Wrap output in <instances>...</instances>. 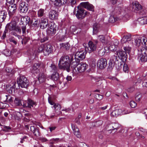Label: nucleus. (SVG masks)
Instances as JSON below:
<instances>
[{
  "instance_id": "nucleus-1",
  "label": "nucleus",
  "mask_w": 147,
  "mask_h": 147,
  "mask_svg": "<svg viewBox=\"0 0 147 147\" xmlns=\"http://www.w3.org/2000/svg\"><path fill=\"white\" fill-rule=\"evenodd\" d=\"M71 65V62L69 63V59L68 56L61 57L59 61V66L60 68L66 70L69 72L70 70V65Z\"/></svg>"
},
{
  "instance_id": "nucleus-2",
  "label": "nucleus",
  "mask_w": 147,
  "mask_h": 147,
  "mask_svg": "<svg viewBox=\"0 0 147 147\" xmlns=\"http://www.w3.org/2000/svg\"><path fill=\"white\" fill-rule=\"evenodd\" d=\"M71 67H73V74L75 75H80L85 71L87 69L88 65L85 63H81L80 64L77 63L76 65L71 64Z\"/></svg>"
},
{
  "instance_id": "nucleus-3",
  "label": "nucleus",
  "mask_w": 147,
  "mask_h": 147,
  "mask_svg": "<svg viewBox=\"0 0 147 147\" xmlns=\"http://www.w3.org/2000/svg\"><path fill=\"white\" fill-rule=\"evenodd\" d=\"M86 53V50L77 52L75 55L74 59H71V64L74 66L77 65V63H78L80 60H82L85 58Z\"/></svg>"
},
{
  "instance_id": "nucleus-4",
  "label": "nucleus",
  "mask_w": 147,
  "mask_h": 147,
  "mask_svg": "<svg viewBox=\"0 0 147 147\" xmlns=\"http://www.w3.org/2000/svg\"><path fill=\"white\" fill-rule=\"evenodd\" d=\"M132 43L133 45L138 47L147 46V38L144 37H137Z\"/></svg>"
},
{
  "instance_id": "nucleus-5",
  "label": "nucleus",
  "mask_w": 147,
  "mask_h": 147,
  "mask_svg": "<svg viewBox=\"0 0 147 147\" xmlns=\"http://www.w3.org/2000/svg\"><path fill=\"white\" fill-rule=\"evenodd\" d=\"M6 29H9L10 31H15L19 33L21 32L20 27L17 25L16 22L14 21L7 24L6 26Z\"/></svg>"
},
{
  "instance_id": "nucleus-6",
  "label": "nucleus",
  "mask_w": 147,
  "mask_h": 147,
  "mask_svg": "<svg viewBox=\"0 0 147 147\" xmlns=\"http://www.w3.org/2000/svg\"><path fill=\"white\" fill-rule=\"evenodd\" d=\"M17 81L18 86L22 88H26L28 85L27 79L24 76H20L18 78Z\"/></svg>"
},
{
  "instance_id": "nucleus-7",
  "label": "nucleus",
  "mask_w": 147,
  "mask_h": 147,
  "mask_svg": "<svg viewBox=\"0 0 147 147\" xmlns=\"http://www.w3.org/2000/svg\"><path fill=\"white\" fill-rule=\"evenodd\" d=\"M78 10L77 11L76 16L78 19H82L85 17L84 15V10L82 6L79 5L77 7Z\"/></svg>"
},
{
  "instance_id": "nucleus-8",
  "label": "nucleus",
  "mask_w": 147,
  "mask_h": 147,
  "mask_svg": "<svg viewBox=\"0 0 147 147\" xmlns=\"http://www.w3.org/2000/svg\"><path fill=\"white\" fill-rule=\"evenodd\" d=\"M57 29L56 24L54 23H51L50 27L47 31V34L49 35H52L55 34Z\"/></svg>"
},
{
  "instance_id": "nucleus-9",
  "label": "nucleus",
  "mask_w": 147,
  "mask_h": 147,
  "mask_svg": "<svg viewBox=\"0 0 147 147\" xmlns=\"http://www.w3.org/2000/svg\"><path fill=\"white\" fill-rule=\"evenodd\" d=\"M88 47H85V49L88 52L90 53L95 51L96 49V45L91 41H90L88 43Z\"/></svg>"
},
{
  "instance_id": "nucleus-10",
  "label": "nucleus",
  "mask_w": 147,
  "mask_h": 147,
  "mask_svg": "<svg viewBox=\"0 0 147 147\" xmlns=\"http://www.w3.org/2000/svg\"><path fill=\"white\" fill-rule=\"evenodd\" d=\"M107 64V61L105 58H101L97 61V66L101 69H104L105 68Z\"/></svg>"
},
{
  "instance_id": "nucleus-11",
  "label": "nucleus",
  "mask_w": 147,
  "mask_h": 147,
  "mask_svg": "<svg viewBox=\"0 0 147 147\" xmlns=\"http://www.w3.org/2000/svg\"><path fill=\"white\" fill-rule=\"evenodd\" d=\"M53 51L52 46L50 44L45 45V48L44 50V55H48Z\"/></svg>"
},
{
  "instance_id": "nucleus-12",
  "label": "nucleus",
  "mask_w": 147,
  "mask_h": 147,
  "mask_svg": "<svg viewBox=\"0 0 147 147\" xmlns=\"http://www.w3.org/2000/svg\"><path fill=\"white\" fill-rule=\"evenodd\" d=\"M80 6H82L83 8L87 9L88 10L92 11H94V7L88 2H83L80 3Z\"/></svg>"
},
{
  "instance_id": "nucleus-13",
  "label": "nucleus",
  "mask_w": 147,
  "mask_h": 147,
  "mask_svg": "<svg viewBox=\"0 0 147 147\" xmlns=\"http://www.w3.org/2000/svg\"><path fill=\"white\" fill-rule=\"evenodd\" d=\"M19 9L21 12L23 13H26L28 9V4L25 2L21 3L20 5Z\"/></svg>"
},
{
  "instance_id": "nucleus-14",
  "label": "nucleus",
  "mask_w": 147,
  "mask_h": 147,
  "mask_svg": "<svg viewBox=\"0 0 147 147\" xmlns=\"http://www.w3.org/2000/svg\"><path fill=\"white\" fill-rule=\"evenodd\" d=\"M71 127L73 131L74 134L77 137L80 138L81 137V135L79 131V129L78 128L77 126L74 124H72L71 125Z\"/></svg>"
},
{
  "instance_id": "nucleus-15",
  "label": "nucleus",
  "mask_w": 147,
  "mask_h": 147,
  "mask_svg": "<svg viewBox=\"0 0 147 147\" xmlns=\"http://www.w3.org/2000/svg\"><path fill=\"white\" fill-rule=\"evenodd\" d=\"M58 15V13L56 11L54 10H51L49 14L50 19L52 20L57 19Z\"/></svg>"
},
{
  "instance_id": "nucleus-16",
  "label": "nucleus",
  "mask_w": 147,
  "mask_h": 147,
  "mask_svg": "<svg viewBox=\"0 0 147 147\" xmlns=\"http://www.w3.org/2000/svg\"><path fill=\"white\" fill-rule=\"evenodd\" d=\"M54 4L57 6H61L65 4L67 0H50Z\"/></svg>"
},
{
  "instance_id": "nucleus-17",
  "label": "nucleus",
  "mask_w": 147,
  "mask_h": 147,
  "mask_svg": "<svg viewBox=\"0 0 147 147\" xmlns=\"http://www.w3.org/2000/svg\"><path fill=\"white\" fill-rule=\"evenodd\" d=\"M9 14L10 16H11L16 12V4H12L9 7Z\"/></svg>"
},
{
  "instance_id": "nucleus-18",
  "label": "nucleus",
  "mask_w": 147,
  "mask_h": 147,
  "mask_svg": "<svg viewBox=\"0 0 147 147\" xmlns=\"http://www.w3.org/2000/svg\"><path fill=\"white\" fill-rule=\"evenodd\" d=\"M47 19L44 18H41L40 22V27L42 29L46 28L48 25Z\"/></svg>"
},
{
  "instance_id": "nucleus-19",
  "label": "nucleus",
  "mask_w": 147,
  "mask_h": 147,
  "mask_svg": "<svg viewBox=\"0 0 147 147\" xmlns=\"http://www.w3.org/2000/svg\"><path fill=\"white\" fill-rule=\"evenodd\" d=\"M138 54L147 55V46H143L138 49Z\"/></svg>"
},
{
  "instance_id": "nucleus-20",
  "label": "nucleus",
  "mask_w": 147,
  "mask_h": 147,
  "mask_svg": "<svg viewBox=\"0 0 147 147\" xmlns=\"http://www.w3.org/2000/svg\"><path fill=\"white\" fill-rule=\"evenodd\" d=\"M131 36L130 35H125L121 40V42L122 43H124L128 42V43H131Z\"/></svg>"
},
{
  "instance_id": "nucleus-21",
  "label": "nucleus",
  "mask_w": 147,
  "mask_h": 147,
  "mask_svg": "<svg viewBox=\"0 0 147 147\" xmlns=\"http://www.w3.org/2000/svg\"><path fill=\"white\" fill-rule=\"evenodd\" d=\"M36 103L30 99L28 100L27 103L24 104L23 106L24 107H28L30 108L33 107L34 105H36Z\"/></svg>"
},
{
  "instance_id": "nucleus-22",
  "label": "nucleus",
  "mask_w": 147,
  "mask_h": 147,
  "mask_svg": "<svg viewBox=\"0 0 147 147\" xmlns=\"http://www.w3.org/2000/svg\"><path fill=\"white\" fill-rule=\"evenodd\" d=\"M60 49L62 50H68L70 47V45L68 42L62 43L60 44Z\"/></svg>"
},
{
  "instance_id": "nucleus-23",
  "label": "nucleus",
  "mask_w": 147,
  "mask_h": 147,
  "mask_svg": "<svg viewBox=\"0 0 147 147\" xmlns=\"http://www.w3.org/2000/svg\"><path fill=\"white\" fill-rule=\"evenodd\" d=\"M117 55L118 59H121L124 57H125L127 56V54L124 51H117Z\"/></svg>"
},
{
  "instance_id": "nucleus-24",
  "label": "nucleus",
  "mask_w": 147,
  "mask_h": 147,
  "mask_svg": "<svg viewBox=\"0 0 147 147\" xmlns=\"http://www.w3.org/2000/svg\"><path fill=\"white\" fill-rule=\"evenodd\" d=\"M122 110L121 109H117L112 111L111 114V116L113 117H115L121 115Z\"/></svg>"
},
{
  "instance_id": "nucleus-25",
  "label": "nucleus",
  "mask_w": 147,
  "mask_h": 147,
  "mask_svg": "<svg viewBox=\"0 0 147 147\" xmlns=\"http://www.w3.org/2000/svg\"><path fill=\"white\" fill-rule=\"evenodd\" d=\"M118 44V42L116 41L115 42L111 44L109 46V49L111 51H115L116 50Z\"/></svg>"
},
{
  "instance_id": "nucleus-26",
  "label": "nucleus",
  "mask_w": 147,
  "mask_h": 147,
  "mask_svg": "<svg viewBox=\"0 0 147 147\" xmlns=\"http://www.w3.org/2000/svg\"><path fill=\"white\" fill-rule=\"evenodd\" d=\"M100 26L98 23H95L94 24L93 27V34H96L99 31Z\"/></svg>"
},
{
  "instance_id": "nucleus-27",
  "label": "nucleus",
  "mask_w": 147,
  "mask_h": 147,
  "mask_svg": "<svg viewBox=\"0 0 147 147\" xmlns=\"http://www.w3.org/2000/svg\"><path fill=\"white\" fill-rule=\"evenodd\" d=\"M40 65L38 63H36L34 64L32 69L31 70V72L32 73H37L38 72L39 70L38 69Z\"/></svg>"
},
{
  "instance_id": "nucleus-28",
  "label": "nucleus",
  "mask_w": 147,
  "mask_h": 147,
  "mask_svg": "<svg viewBox=\"0 0 147 147\" xmlns=\"http://www.w3.org/2000/svg\"><path fill=\"white\" fill-rule=\"evenodd\" d=\"M7 15V12L4 10L0 11V22H2L5 19Z\"/></svg>"
},
{
  "instance_id": "nucleus-29",
  "label": "nucleus",
  "mask_w": 147,
  "mask_h": 147,
  "mask_svg": "<svg viewBox=\"0 0 147 147\" xmlns=\"http://www.w3.org/2000/svg\"><path fill=\"white\" fill-rule=\"evenodd\" d=\"M47 78V76L43 73H40L39 75L38 79L39 82L40 83L44 82Z\"/></svg>"
},
{
  "instance_id": "nucleus-30",
  "label": "nucleus",
  "mask_w": 147,
  "mask_h": 147,
  "mask_svg": "<svg viewBox=\"0 0 147 147\" xmlns=\"http://www.w3.org/2000/svg\"><path fill=\"white\" fill-rule=\"evenodd\" d=\"M138 58L140 61L142 62H146L147 61V55L145 54H138Z\"/></svg>"
},
{
  "instance_id": "nucleus-31",
  "label": "nucleus",
  "mask_w": 147,
  "mask_h": 147,
  "mask_svg": "<svg viewBox=\"0 0 147 147\" xmlns=\"http://www.w3.org/2000/svg\"><path fill=\"white\" fill-rule=\"evenodd\" d=\"M48 100L49 103L51 105H53V107L55 108H56L57 107H58L59 108V109H61V107L60 105L58 104L55 103L51 99L50 96L49 97Z\"/></svg>"
},
{
  "instance_id": "nucleus-32",
  "label": "nucleus",
  "mask_w": 147,
  "mask_h": 147,
  "mask_svg": "<svg viewBox=\"0 0 147 147\" xmlns=\"http://www.w3.org/2000/svg\"><path fill=\"white\" fill-rule=\"evenodd\" d=\"M30 130L33 132L34 135L36 136H38L39 135V133L38 132V129H36L33 126H31L30 127Z\"/></svg>"
},
{
  "instance_id": "nucleus-33",
  "label": "nucleus",
  "mask_w": 147,
  "mask_h": 147,
  "mask_svg": "<svg viewBox=\"0 0 147 147\" xmlns=\"http://www.w3.org/2000/svg\"><path fill=\"white\" fill-rule=\"evenodd\" d=\"M16 82H13L8 85V88H9V92L10 93H12L13 91H14V88L16 87Z\"/></svg>"
},
{
  "instance_id": "nucleus-34",
  "label": "nucleus",
  "mask_w": 147,
  "mask_h": 147,
  "mask_svg": "<svg viewBox=\"0 0 147 147\" xmlns=\"http://www.w3.org/2000/svg\"><path fill=\"white\" fill-rule=\"evenodd\" d=\"M133 7L136 10H141L142 8L141 5L138 2H135L134 3H133Z\"/></svg>"
},
{
  "instance_id": "nucleus-35",
  "label": "nucleus",
  "mask_w": 147,
  "mask_h": 147,
  "mask_svg": "<svg viewBox=\"0 0 147 147\" xmlns=\"http://www.w3.org/2000/svg\"><path fill=\"white\" fill-rule=\"evenodd\" d=\"M147 18L146 17H144L141 18H139L138 21L140 24L142 25L147 24Z\"/></svg>"
},
{
  "instance_id": "nucleus-36",
  "label": "nucleus",
  "mask_w": 147,
  "mask_h": 147,
  "mask_svg": "<svg viewBox=\"0 0 147 147\" xmlns=\"http://www.w3.org/2000/svg\"><path fill=\"white\" fill-rule=\"evenodd\" d=\"M52 80H57L59 78V75L58 73L57 72H54L51 76Z\"/></svg>"
},
{
  "instance_id": "nucleus-37",
  "label": "nucleus",
  "mask_w": 147,
  "mask_h": 147,
  "mask_svg": "<svg viewBox=\"0 0 147 147\" xmlns=\"http://www.w3.org/2000/svg\"><path fill=\"white\" fill-rule=\"evenodd\" d=\"M66 31L65 30L62 32L61 34H60L59 36V40L61 41L64 40L67 38L66 36Z\"/></svg>"
},
{
  "instance_id": "nucleus-38",
  "label": "nucleus",
  "mask_w": 147,
  "mask_h": 147,
  "mask_svg": "<svg viewBox=\"0 0 147 147\" xmlns=\"http://www.w3.org/2000/svg\"><path fill=\"white\" fill-rule=\"evenodd\" d=\"M6 100L4 101V102H6L7 103H11L13 102L12 97L9 95H6Z\"/></svg>"
},
{
  "instance_id": "nucleus-39",
  "label": "nucleus",
  "mask_w": 147,
  "mask_h": 147,
  "mask_svg": "<svg viewBox=\"0 0 147 147\" xmlns=\"http://www.w3.org/2000/svg\"><path fill=\"white\" fill-rule=\"evenodd\" d=\"M98 39L103 44H105V39L104 36L103 35H100L98 36Z\"/></svg>"
},
{
  "instance_id": "nucleus-40",
  "label": "nucleus",
  "mask_w": 147,
  "mask_h": 147,
  "mask_svg": "<svg viewBox=\"0 0 147 147\" xmlns=\"http://www.w3.org/2000/svg\"><path fill=\"white\" fill-rule=\"evenodd\" d=\"M118 19V18H115V16H111L109 18V21L111 23H113L117 21Z\"/></svg>"
},
{
  "instance_id": "nucleus-41",
  "label": "nucleus",
  "mask_w": 147,
  "mask_h": 147,
  "mask_svg": "<svg viewBox=\"0 0 147 147\" xmlns=\"http://www.w3.org/2000/svg\"><path fill=\"white\" fill-rule=\"evenodd\" d=\"M22 101L21 100L19 99L18 98H16L14 101V102L16 106H21L22 105Z\"/></svg>"
},
{
  "instance_id": "nucleus-42",
  "label": "nucleus",
  "mask_w": 147,
  "mask_h": 147,
  "mask_svg": "<svg viewBox=\"0 0 147 147\" xmlns=\"http://www.w3.org/2000/svg\"><path fill=\"white\" fill-rule=\"evenodd\" d=\"M44 14V9H40L38 11V17H41L43 16Z\"/></svg>"
},
{
  "instance_id": "nucleus-43",
  "label": "nucleus",
  "mask_w": 147,
  "mask_h": 147,
  "mask_svg": "<svg viewBox=\"0 0 147 147\" xmlns=\"http://www.w3.org/2000/svg\"><path fill=\"white\" fill-rule=\"evenodd\" d=\"M123 49L126 53H129L130 52L131 48L129 46H126L124 47Z\"/></svg>"
},
{
  "instance_id": "nucleus-44",
  "label": "nucleus",
  "mask_w": 147,
  "mask_h": 147,
  "mask_svg": "<svg viewBox=\"0 0 147 147\" xmlns=\"http://www.w3.org/2000/svg\"><path fill=\"white\" fill-rule=\"evenodd\" d=\"M99 124L100 125H101L102 124V122L101 121H99L96 122L92 123H91V125L92 127H93L96 126H98Z\"/></svg>"
},
{
  "instance_id": "nucleus-45",
  "label": "nucleus",
  "mask_w": 147,
  "mask_h": 147,
  "mask_svg": "<svg viewBox=\"0 0 147 147\" xmlns=\"http://www.w3.org/2000/svg\"><path fill=\"white\" fill-rule=\"evenodd\" d=\"M45 48V45L42 44L40 45L38 49V52H43L44 53V50Z\"/></svg>"
},
{
  "instance_id": "nucleus-46",
  "label": "nucleus",
  "mask_w": 147,
  "mask_h": 147,
  "mask_svg": "<svg viewBox=\"0 0 147 147\" xmlns=\"http://www.w3.org/2000/svg\"><path fill=\"white\" fill-rule=\"evenodd\" d=\"M119 59L117 56L114 55L112 56L110 60L111 61H113L115 63L116 61H118Z\"/></svg>"
},
{
  "instance_id": "nucleus-47",
  "label": "nucleus",
  "mask_w": 147,
  "mask_h": 147,
  "mask_svg": "<svg viewBox=\"0 0 147 147\" xmlns=\"http://www.w3.org/2000/svg\"><path fill=\"white\" fill-rule=\"evenodd\" d=\"M115 62L113 61H111V60L109 62V68L110 69H112L114 67Z\"/></svg>"
},
{
  "instance_id": "nucleus-48",
  "label": "nucleus",
  "mask_w": 147,
  "mask_h": 147,
  "mask_svg": "<svg viewBox=\"0 0 147 147\" xmlns=\"http://www.w3.org/2000/svg\"><path fill=\"white\" fill-rule=\"evenodd\" d=\"M3 53L6 56H9L11 54V52L8 49L4 50L3 51Z\"/></svg>"
},
{
  "instance_id": "nucleus-49",
  "label": "nucleus",
  "mask_w": 147,
  "mask_h": 147,
  "mask_svg": "<svg viewBox=\"0 0 147 147\" xmlns=\"http://www.w3.org/2000/svg\"><path fill=\"white\" fill-rule=\"evenodd\" d=\"M112 124L113 126V130H115V132H116L117 131V129L119 128V125L118 124L115 123H112Z\"/></svg>"
},
{
  "instance_id": "nucleus-50",
  "label": "nucleus",
  "mask_w": 147,
  "mask_h": 147,
  "mask_svg": "<svg viewBox=\"0 0 147 147\" xmlns=\"http://www.w3.org/2000/svg\"><path fill=\"white\" fill-rule=\"evenodd\" d=\"M31 23L34 25V26H36L38 25L39 24V22L38 20H36L35 19L33 20Z\"/></svg>"
},
{
  "instance_id": "nucleus-51",
  "label": "nucleus",
  "mask_w": 147,
  "mask_h": 147,
  "mask_svg": "<svg viewBox=\"0 0 147 147\" xmlns=\"http://www.w3.org/2000/svg\"><path fill=\"white\" fill-rule=\"evenodd\" d=\"M128 67L127 64H124L123 66V70L125 73H128Z\"/></svg>"
},
{
  "instance_id": "nucleus-52",
  "label": "nucleus",
  "mask_w": 147,
  "mask_h": 147,
  "mask_svg": "<svg viewBox=\"0 0 147 147\" xmlns=\"http://www.w3.org/2000/svg\"><path fill=\"white\" fill-rule=\"evenodd\" d=\"M105 49H101L98 51V54L100 56H102L104 55L105 52Z\"/></svg>"
},
{
  "instance_id": "nucleus-53",
  "label": "nucleus",
  "mask_w": 147,
  "mask_h": 147,
  "mask_svg": "<svg viewBox=\"0 0 147 147\" xmlns=\"http://www.w3.org/2000/svg\"><path fill=\"white\" fill-rule=\"evenodd\" d=\"M136 105V103L134 101H132L130 102V105L132 108L135 107Z\"/></svg>"
},
{
  "instance_id": "nucleus-54",
  "label": "nucleus",
  "mask_w": 147,
  "mask_h": 147,
  "mask_svg": "<svg viewBox=\"0 0 147 147\" xmlns=\"http://www.w3.org/2000/svg\"><path fill=\"white\" fill-rule=\"evenodd\" d=\"M131 111L128 110L126 109H125L123 110H122L121 114H126L130 113H131Z\"/></svg>"
},
{
  "instance_id": "nucleus-55",
  "label": "nucleus",
  "mask_w": 147,
  "mask_h": 147,
  "mask_svg": "<svg viewBox=\"0 0 147 147\" xmlns=\"http://www.w3.org/2000/svg\"><path fill=\"white\" fill-rule=\"evenodd\" d=\"M51 68L52 71L54 72H56L57 67L56 66L53 64H51Z\"/></svg>"
},
{
  "instance_id": "nucleus-56",
  "label": "nucleus",
  "mask_w": 147,
  "mask_h": 147,
  "mask_svg": "<svg viewBox=\"0 0 147 147\" xmlns=\"http://www.w3.org/2000/svg\"><path fill=\"white\" fill-rule=\"evenodd\" d=\"M69 1L70 5L73 7L76 3V0H69Z\"/></svg>"
},
{
  "instance_id": "nucleus-57",
  "label": "nucleus",
  "mask_w": 147,
  "mask_h": 147,
  "mask_svg": "<svg viewBox=\"0 0 147 147\" xmlns=\"http://www.w3.org/2000/svg\"><path fill=\"white\" fill-rule=\"evenodd\" d=\"M107 129L108 131L109 130H113V126L112 123L109 124L107 126Z\"/></svg>"
},
{
  "instance_id": "nucleus-58",
  "label": "nucleus",
  "mask_w": 147,
  "mask_h": 147,
  "mask_svg": "<svg viewBox=\"0 0 147 147\" xmlns=\"http://www.w3.org/2000/svg\"><path fill=\"white\" fill-rule=\"evenodd\" d=\"M9 41L10 42H13L15 45L17 44V42L15 40L14 38H12L9 39Z\"/></svg>"
},
{
  "instance_id": "nucleus-59",
  "label": "nucleus",
  "mask_w": 147,
  "mask_h": 147,
  "mask_svg": "<svg viewBox=\"0 0 147 147\" xmlns=\"http://www.w3.org/2000/svg\"><path fill=\"white\" fill-rule=\"evenodd\" d=\"M22 33L23 34L26 33V27L25 26H22Z\"/></svg>"
},
{
  "instance_id": "nucleus-60",
  "label": "nucleus",
  "mask_w": 147,
  "mask_h": 147,
  "mask_svg": "<svg viewBox=\"0 0 147 147\" xmlns=\"http://www.w3.org/2000/svg\"><path fill=\"white\" fill-rule=\"evenodd\" d=\"M76 30V28L75 26H72L71 27L70 30L73 32L75 31Z\"/></svg>"
},
{
  "instance_id": "nucleus-61",
  "label": "nucleus",
  "mask_w": 147,
  "mask_h": 147,
  "mask_svg": "<svg viewBox=\"0 0 147 147\" xmlns=\"http://www.w3.org/2000/svg\"><path fill=\"white\" fill-rule=\"evenodd\" d=\"M4 129H3V130L6 131H8L9 130L11 129V128L10 127L7 126H4Z\"/></svg>"
},
{
  "instance_id": "nucleus-62",
  "label": "nucleus",
  "mask_w": 147,
  "mask_h": 147,
  "mask_svg": "<svg viewBox=\"0 0 147 147\" xmlns=\"http://www.w3.org/2000/svg\"><path fill=\"white\" fill-rule=\"evenodd\" d=\"M117 0H110V2L111 4L114 5L117 3Z\"/></svg>"
},
{
  "instance_id": "nucleus-63",
  "label": "nucleus",
  "mask_w": 147,
  "mask_h": 147,
  "mask_svg": "<svg viewBox=\"0 0 147 147\" xmlns=\"http://www.w3.org/2000/svg\"><path fill=\"white\" fill-rule=\"evenodd\" d=\"M6 2L9 4H13L14 2V0H6Z\"/></svg>"
},
{
  "instance_id": "nucleus-64",
  "label": "nucleus",
  "mask_w": 147,
  "mask_h": 147,
  "mask_svg": "<svg viewBox=\"0 0 147 147\" xmlns=\"http://www.w3.org/2000/svg\"><path fill=\"white\" fill-rule=\"evenodd\" d=\"M12 70V69L10 67H7L6 69V71L8 73H10L11 72Z\"/></svg>"
}]
</instances>
